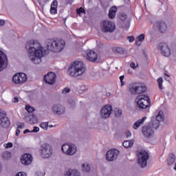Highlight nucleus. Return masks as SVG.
Wrapping results in <instances>:
<instances>
[{
	"instance_id": "37998d69",
	"label": "nucleus",
	"mask_w": 176,
	"mask_h": 176,
	"mask_svg": "<svg viewBox=\"0 0 176 176\" xmlns=\"http://www.w3.org/2000/svg\"><path fill=\"white\" fill-rule=\"evenodd\" d=\"M6 148H13V144L12 142H8L6 144H5Z\"/></svg>"
},
{
	"instance_id": "603ef678",
	"label": "nucleus",
	"mask_w": 176,
	"mask_h": 176,
	"mask_svg": "<svg viewBox=\"0 0 176 176\" xmlns=\"http://www.w3.org/2000/svg\"><path fill=\"white\" fill-rule=\"evenodd\" d=\"M16 137H19V135H20V130L19 129H16Z\"/></svg>"
},
{
	"instance_id": "39448f33",
	"label": "nucleus",
	"mask_w": 176,
	"mask_h": 176,
	"mask_svg": "<svg viewBox=\"0 0 176 176\" xmlns=\"http://www.w3.org/2000/svg\"><path fill=\"white\" fill-rule=\"evenodd\" d=\"M116 28V25H115V23L109 20H104L100 23V30L102 32H113Z\"/></svg>"
},
{
	"instance_id": "412c9836",
	"label": "nucleus",
	"mask_w": 176,
	"mask_h": 176,
	"mask_svg": "<svg viewBox=\"0 0 176 176\" xmlns=\"http://www.w3.org/2000/svg\"><path fill=\"white\" fill-rule=\"evenodd\" d=\"M157 122H155V124L153 125V129L159 128V122H163L164 120V116L163 115V111H160L157 116L155 118Z\"/></svg>"
},
{
	"instance_id": "423d86ee",
	"label": "nucleus",
	"mask_w": 176,
	"mask_h": 176,
	"mask_svg": "<svg viewBox=\"0 0 176 176\" xmlns=\"http://www.w3.org/2000/svg\"><path fill=\"white\" fill-rule=\"evenodd\" d=\"M131 94H142L146 91V87L138 82H133L129 87Z\"/></svg>"
},
{
	"instance_id": "3c124183",
	"label": "nucleus",
	"mask_w": 176,
	"mask_h": 176,
	"mask_svg": "<svg viewBox=\"0 0 176 176\" xmlns=\"http://www.w3.org/2000/svg\"><path fill=\"white\" fill-rule=\"evenodd\" d=\"M2 25H5V21L0 20V27H2Z\"/></svg>"
},
{
	"instance_id": "4c0bfd02",
	"label": "nucleus",
	"mask_w": 176,
	"mask_h": 176,
	"mask_svg": "<svg viewBox=\"0 0 176 176\" xmlns=\"http://www.w3.org/2000/svg\"><path fill=\"white\" fill-rule=\"evenodd\" d=\"M69 104L71 108H75V105H76V103L75 102V101L72 100H69Z\"/></svg>"
},
{
	"instance_id": "b1692460",
	"label": "nucleus",
	"mask_w": 176,
	"mask_h": 176,
	"mask_svg": "<svg viewBox=\"0 0 176 176\" xmlns=\"http://www.w3.org/2000/svg\"><path fill=\"white\" fill-rule=\"evenodd\" d=\"M57 0H54L52 3L51 4L50 13L51 14H56L57 13Z\"/></svg>"
},
{
	"instance_id": "5fc2aeb1",
	"label": "nucleus",
	"mask_w": 176,
	"mask_h": 176,
	"mask_svg": "<svg viewBox=\"0 0 176 176\" xmlns=\"http://www.w3.org/2000/svg\"><path fill=\"white\" fill-rule=\"evenodd\" d=\"M48 127H50V129H52V127H53V125H52V124L48 125Z\"/></svg>"
},
{
	"instance_id": "f03ea898",
	"label": "nucleus",
	"mask_w": 176,
	"mask_h": 176,
	"mask_svg": "<svg viewBox=\"0 0 176 176\" xmlns=\"http://www.w3.org/2000/svg\"><path fill=\"white\" fill-rule=\"evenodd\" d=\"M85 72H86L85 64H83V62L78 60L73 62L67 70V74L69 76H72V78L82 76Z\"/></svg>"
},
{
	"instance_id": "c9c22d12",
	"label": "nucleus",
	"mask_w": 176,
	"mask_h": 176,
	"mask_svg": "<svg viewBox=\"0 0 176 176\" xmlns=\"http://www.w3.org/2000/svg\"><path fill=\"white\" fill-rule=\"evenodd\" d=\"M69 91H71V89L65 87V89H63L62 94H67V93H69Z\"/></svg>"
},
{
	"instance_id": "a211bd4d",
	"label": "nucleus",
	"mask_w": 176,
	"mask_h": 176,
	"mask_svg": "<svg viewBox=\"0 0 176 176\" xmlns=\"http://www.w3.org/2000/svg\"><path fill=\"white\" fill-rule=\"evenodd\" d=\"M56 78H57L56 74L51 72L45 75L44 80L45 83H47L48 85H54V83H56Z\"/></svg>"
},
{
	"instance_id": "1a4fd4ad",
	"label": "nucleus",
	"mask_w": 176,
	"mask_h": 176,
	"mask_svg": "<svg viewBox=\"0 0 176 176\" xmlns=\"http://www.w3.org/2000/svg\"><path fill=\"white\" fill-rule=\"evenodd\" d=\"M27 74L24 73H17L12 77V82L15 85H23L27 82Z\"/></svg>"
},
{
	"instance_id": "72a5a7b5",
	"label": "nucleus",
	"mask_w": 176,
	"mask_h": 176,
	"mask_svg": "<svg viewBox=\"0 0 176 176\" xmlns=\"http://www.w3.org/2000/svg\"><path fill=\"white\" fill-rule=\"evenodd\" d=\"M25 109L26 111H28V112L32 113V112H34V111H35V109L33 107H31L30 104H27L25 107Z\"/></svg>"
},
{
	"instance_id": "473e14b6",
	"label": "nucleus",
	"mask_w": 176,
	"mask_h": 176,
	"mask_svg": "<svg viewBox=\"0 0 176 176\" xmlns=\"http://www.w3.org/2000/svg\"><path fill=\"white\" fill-rule=\"evenodd\" d=\"M157 82L158 83V87L159 89H160V90H162V89H163V87H162L163 85V78L160 77L157 80Z\"/></svg>"
},
{
	"instance_id": "e433bc0d",
	"label": "nucleus",
	"mask_w": 176,
	"mask_h": 176,
	"mask_svg": "<svg viewBox=\"0 0 176 176\" xmlns=\"http://www.w3.org/2000/svg\"><path fill=\"white\" fill-rule=\"evenodd\" d=\"M120 18L122 21H126V20L127 19V15H126L125 14H122Z\"/></svg>"
},
{
	"instance_id": "58836bf2",
	"label": "nucleus",
	"mask_w": 176,
	"mask_h": 176,
	"mask_svg": "<svg viewBox=\"0 0 176 176\" xmlns=\"http://www.w3.org/2000/svg\"><path fill=\"white\" fill-rule=\"evenodd\" d=\"M80 91H86V90H87V87H86L85 85H80Z\"/></svg>"
},
{
	"instance_id": "49530a36",
	"label": "nucleus",
	"mask_w": 176,
	"mask_h": 176,
	"mask_svg": "<svg viewBox=\"0 0 176 176\" xmlns=\"http://www.w3.org/2000/svg\"><path fill=\"white\" fill-rule=\"evenodd\" d=\"M127 38L129 42H134V36H128Z\"/></svg>"
},
{
	"instance_id": "6e6d98bb",
	"label": "nucleus",
	"mask_w": 176,
	"mask_h": 176,
	"mask_svg": "<svg viewBox=\"0 0 176 176\" xmlns=\"http://www.w3.org/2000/svg\"><path fill=\"white\" fill-rule=\"evenodd\" d=\"M2 170V166L0 164V171Z\"/></svg>"
},
{
	"instance_id": "2eb2a0df",
	"label": "nucleus",
	"mask_w": 176,
	"mask_h": 176,
	"mask_svg": "<svg viewBox=\"0 0 176 176\" xmlns=\"http://www.w3.org/2000/svg\"><path fill=\"white\" fill-rule=\"evenodd\" d=\"M52 109L55 115H63V113H65V107L60 103L54 104Z\"/></svg>"
},
{
	"instance_id": "aec40b11",
	"label": "nucleus",
	"mask_w": 176,
	"mask_h": 176,
	"mask_svg": "<svg viewBox=\"0 0 176 176\" xmlns=\"http://www.w3.org/2000/svg\"><path fill=\"white\" fill-rule=\"evenodd\" d=\"M154 27H157L159 31H160L162 33L166 32V31L167 30V24H166V22L164 21H157L154 24Z\"/></svg>"
},
{
	"instance_id": "7ed1b4c3",
	"label": "nucleus",
	"mask_w": 176,
	"mask_h": 176,
	"mask_svg": "<svg viewBox=\"0 0 176 176\" xmlns=\"http://www.w3.org/2000/svg\"><path fill=\"white\" fill-rule=\"evenodd\" d=\"M138 164L142 168H144L148 164L149 160V153L145 150H140L137 151Z\"/></svg>"
},
{
	"instance_id": "dca6fc26",
	"label": "nucleus",
	"mask_w": 176,
	"mask_h": 176,
	"mask_svg": "<svg viewBox=\"0 0 176 176\" xmlns=\"http://www.w3.org/2000/svg\"><path fill=\"white\" fill-rule=\"evenodd\" d=\"M159 48L161 50L162 56L164 57H170V55L171 54V50L167 44L160 43L159 44Z\"/></svg>"
},
{
	"instance_id": "a878e982",
	"label": "nucleus",
	"mask_w": 176,
	"mask_h": 176,
	"mask_svg": "<svg viewBox=\"0 0 176 176\" xmlns=\"http://www.w3.org/2000/svg\"><path fill=\"white\" fill-rule=\"evenodd\" d=\"M65 176H80L76 170H69L65 173Z\"/></svg>"
},
{
	"instance_id": "ddd939ff",
	"label": "nucleus",
	"mask_w": 176,
	"mask_h": 176,
	"mask_svg": "<svg viewBox=\"0 0 176 176\" xmlns=\"http://www.w3.org/2000/svg\"><path fill=\"white\" fill-rule=\"evenodd\" d=\"M8 67V56L6 54L3 53L1 50H0V72L4 71Z\"/></svg>"
},
{
	"instance_id": "f8f14e48",
	"label": "nucleus",
	"mask_w": 176,
	"mask_h": 176,
	"mask_svg": "<svg viewBox=\"0 0 176 176\" xmlns=\"http://www.w3.org/2000/svg\"><path fill=\"white\" fill-rule=\"evenodd\" d=\"M112 106L109 104L105 105L100 111V118L102 119H108L111 116V113H112Z\"/></svg>"
},
{
	"instance_id": "de8ad7c7",
	"label": "nucleus",
	"mask_w": 176,
	"mask_h": 176,
	"mask_svg": "<svg viewBox=\"0 0 176 176\" xmlns=\"http://www.w3.org/2000/svg\"><path fill=\"white\" fill-rule=\"evenodd\" d=\"M126 136L127 137V138H129V137H131V132L130 131H127L126 132Z\"/></svg>"
},
{
	"instance_id": "20e7f679",
	"label": "nucleus",
	"mask_w": 176,
	"mask_h": 176,
	"mask_svg": "<svg viewBox=\"0 0 176 176\" xmlns=\"http://www.w3.org/2000/svg\"><path fill=\"white\" fill-rule=\"evenodd\" d=\"M136 102L138 108L140 109H146L151 105V99L146 95H140L137 97Z\"/></svg>"
},
{
	"instance_id": "c756f323",
	"label": "nucleus",
	"mask_w": 176,
	"mask_h": 176,
	"mask_svg": "<svg viewBox=\"0 0 176 176\" xmlns=\"http://www.w3.org/2000/svg\"><path fill=\"white\" fill-rule=\"evenodd\" d=\"M81 167L82 171H83V173H89L91 170L90 165L87 164H82Z\"/></svg>"
},
{
	"instance_id": "f704fd0d",
	"label": "nucleus",
	"mask_w": 176,
	"mask_h": 176,
	"mask_svg": "<svg viewBox=\"0 0 176 176\" xmlns=\"http://www.w3.org/2000/svg\"><path fill=\"white\" fill-rule=\"evenodd\" d=\"M122 111L121 109H116L115 110L116 118H120L122 116Z\"/></svg>"
},
{
	"instance_id": "f3484780",
	"label": "nucleus",
	"mask_w": 176,
	"mask_h": 176,
	"mask_svg": "<svg viewBox=\"0 0 176 176\" xmlns=\"http://www.w3.org/2000/svg\"><path fill=\"white\" fill-rule=\"evenodd\" d=\"M142 134L146 138H152L155 134L153 129L149 126H144L142 129Z\"/></svg>"
},
{
	"instance_id": "a18cd8bd",
	"label": "nucleus",
	"mask_w": 176,
	"mask_h": 176,
	"mask_svg": "<svg viewBox=\"0 0 176 176\" xmlns=\"http://www.w3.org/2000/svg\"><path fill=\"white\" fill-rule=\"evenodd\" d=\"M18 129H24V123H21L17 124Z\"/></svg>"
},
{
	"instance_id": "8fccbe9b",
	"label": "nucleus",
	"mask_w": 176,
	"mask_h": 176,
	"mask_svg": "<svg viewBox=\"0 0 176 176\" xmlns=\"http://www.w3.org/2000/svg\"><path fill=\"white\" fill-rule=\"evenodd\" d=\"M13 102H19V98L17 97H14L12 100Z\"/></svg>"
},
{
	"instance_id": "09e8293b",
	"label": "nucleus",
	"mask_w": 176,
	"mask_h": 176,
	"mask_svg": "<svg viewBox=\"0 0 176 176\" xmlns=\"http://www.w3.org/2000/svg\"><path fill=\"white\" fill-rule=\"evenodd\" d=\"M130 67H131L133 69H135V63H134V62L131 63Z\"/></svg>"
},
{
	"instance_id": "864d4df0",
	"label": "nucleus",
	"mask_w": 176,
	"mask_h": 176,
	"mask_svg": "<svg viewBox=\"0 0 176 176\" xmlns=\"http://www.w3.org/2000/svg\"><path fill=\"white\" fill-rule=\"evenodd\" d=\"M27 133H31V131H30V129H25V130L23 131V134H27Z\"/></svg>"
},
{
	"instance_id": "0eeeda50",
	"label": "nucleus",
	"mask_w": 176,
	"mask_h": 176,
	"mask_svg": "<svg viewBox=\"0 0 176 176\" xmlns=\"http://www.w3.org/2000/svg\"><path fill=\"white\" fill-rule=\"evenodd\" d=\"M40 153L44 159H49L53 155V148L50 144L43 143L41 145Z\"/></svg>"
},
{
	"instance_id": "bb28decb",
	"label": "nucleus",
	"mask_w": 176,
	"mask_h": 176,
	"mask_svg": "<svg viewBox=\"0 0 176 176\" xmlns=\"http://www.w3.org/2000/svg\"><path fill=\"white\" fill-rule=\"evenodd\" d=\"M113 52L114 53H118V54H124L126 53V50L120 47H115L113 48Z\"/></svg>"
},
{
	"instance_id": "ea45409f",
	"label": "nucleus",
	"mask_w": 176,
	"mask_h": 176,
	"mask_svg": "<svg viewBox=\"0 0 176 176\" xmlns=\"http://www.w3.org/2000/svg\"><path fill=\"white\" fill-rule=\"evenodd\" d=\"M80 13H85V9H83V8L77 9V14H80Z\"/></svg>"
},
{
	"instance_id": "79ce46f5",
	"label": "nucleus",
	"mask_w": 176,
	"mask_h": 176,
	"mask_svg": "<svg viewBox=\"0 0 176 176\" xmlns=\"http://www.w3.org/2000/svg\"><path fill=\"white\" fill-rule=\"evenodd\" d=\"M123 79H124V76H120V80L121 82V86H124V82H123Z\"/></svg>"
},
{
	"instance_id": "f257e3e1",
	"label": "nucleus",
	"mask_w": 176,
	"mask_h": 176,
	"mask_svg": "<svg viewBox=\"0 0 176 176\" xmlns=\"http://www.w3.org/2000/svg\"><path fill=\"white\" fill-rule=\"evenodd\" d=\"M28 50V57L32 64L38 65L42 63V57H45L49 52L60 53L65 47V41L63 39L49 40L47 42V50L42 47L41 43L34 40L28 41L25 45Z\"/></svg>"
},
{
	"instance_id": "2f4dec72",
	"label": "nucleus",
	"mask_w": 176,
	"mask_h": 176,
	"mask_svg": "<svg viewBox=\"0 0 176 176\" xmlns=\"http://www.w3.org/2000/svg\"><path fill=\"white\" fill-rule=\"evenodd\" d=\"M40 127L43 130H47V129H49V122H41Z\"/></svg>"
},
{
	"instance_id": "4be33fe9",
	"label": "nucleus",
	"mask_w": 176,
	"mask_h": 176,
	"mask_svg": "<svg viewBox=\"0 0 176 176\" xmlns=\"http://www.w3.org/2000/svg\"><path fill=\"white\" fill-rule=\"evenodd\" d=\"M176 161V157L174 153H170L168 156L167 159V164L168 166H173L174 163H175Z\"/></svg>"
},
{
	"instance_id": "9b49d317",
	"label": "nucleus",
	"mask_w": 176,
	"mask_h": 176,
	"mask_svg": "<svg viewBox=\"0 0 176 176\" xmlns=\"http://www.w3.org/2000/svg\"><path fill=\"white\" fill-rule=\"evenodd\" d=\"M120 151L118 149L112 148L109 150L106 153V160L108 162H114L118 159V156H119Z\"/></svg>"
},
{
	"instance_id": "6e6552de",
	"label": "nucleus",
	"mask_w": 176,
	"mask_h": 176,
	"mask_svg": "<svg viewBox=\"0 0 176 176\" xmlns=\"http://www.w3.org/2000/svg\"><path fill=\"white\" fill-rule=\"evenodd\" d=\"M62 152L67 156H74L76 153V146L72 143L65 144L61 147Z\"/></svg>"
},
{
	"instance_id": "cd10ccee",
	"label": "nucleus",
	"mask_w": 176,
	"mask_h": 176,
	"mask_svg": "<svg viewBox=\"0 0 176 176\" xmlns=\"http://www.w3.org/2000/svg\"><path fill=\"white\" fill-rule=\"evenodd\" d=\"M134 144L133 140H126L123 142L122 145L124 148H131Z\"/></svg>"
},
{
	"instance_id": "5701e85b",
	"label": "nucleus",
	"mask_w": 176,
	"mask_h": 176,
	"mask_svg": "<svg viewBox=\"0 0 176 176\" xmlns=\"http://www.w3.org/2000/svg\"><path fill=\"white\" fill-rule=\"evenodd\" d=\"M116 12H118V8L116 6L111 7L109 10V19H115V16H116Z\"/></svg>"
},
{
	"instance_id": "4d7b16f0",
	"label": "nucleus",
	"mask_w": 176,
	"mask_h": 176,
	"mask_svg": "<svg viewBox=\"0 0 176 176\" xmlns=\"http://www.w3.org/2000/svg\"><path fill=\"white\" fill-rule=\"evenodd\" d=\"M166 76H167V78H170V76H169V75H167V74H166Z\"/></svg>"
},
{
	"instance_id": "7c9ffc66",
	"label": "nucleus",
	"mask_w": 176,
	"mask_h": 176,
	"mask_svg": "<svg viewBox=\"0 0 176 176\" xmlns=\"http://www.w3.org/2000/svg\"><path fill=\"white\" fill-rule=\"evenodd\" d=\"M10 157H12V153H10V152L9 151H5L3 153V158L5 160H8V159H10Z\"/></svg>"
},
{
	"instance_id": "9d476101",
	"label": "nucleus",
	"mask_w": 176,
	"mask_h": 176,
	"mask_svg": "<svg viewBox=\"0 0 176 176\" xmlns=\"http://www.w3.org/2000/svg\"><path fill=\"white\" fill-rule=\"evenodd\" d=\"M10 126L9 118L6 117V111L0 109V127L8 129Z\"/></svg>"
},
{
	"instance_id": "4468645a",
	"label": "nucleus",
	"mask_w": 176,
	"mask_h": 176,
	"mask_svg": "<svg viewBox=\"0 0 176 176\" xmlns=\"http://www.w3.org/2000/svg\"><path fill=\"white\" fill-rule=\"evenodd\" d=\"M86 60L91 63H98V54L93 50H89L86 53Z\"/></svg>"
},
{
	"instance_id": "393cba45",
	"label": "nucleus",
	"mask_w": 176,
	"mask_h": 176,
	"mask_svg": "<svg viewBox=\"0 0 176 176\" xmlns=\"http://www.w3.org/2000/svg\"><path fill=\"white\" fill-rule=\"evenodd\" d=\"M145 119H146V117H143L142 119L136 121L133 126L134 130H137L138 127L142 126V124H144V122H145Z\"/></svg>"
},
{
	"instance_id": "c85d7f7f",
	"label": "nucleus",
	"mask_w": 176,
	"mask_h": 176,
	"mask_svg": "<svg viewBox=\"0 0 176 176\" xmlns=\"http://www.w3.org/2000/svg\"><path fill=\"white\" fill-rule=\"evenodd\" d=\"M144 39H145V34H142L139 35L138 36L137 41H136L137 46H140L141 45V42H142L144 41Z\"/></svg>"
},
{
	"instance_id": "a19ab883",
	"label": "nucleus",
	"mask_w": 176,
	"mask_h": 176,
	"mask_svg": "<svg viewBox=\"0 0 176 176\" xmlns=\"http://www.w3.org/2000/svg\"><path fill=\"white\" fill-rule=\"evenodd\" d=\"M39 131V127L34 126V129L31 131V133H38Z\"/></svg>"
},
{
	"instance_id": "c03bdc74",
	"label": "nucleus",
	"mask_w": 176,
	"mask_h": 176,
	"mask_svg": "<svg viewBox=\"0 0 176 176\" xmlns=\"http://www.w3.org/2000/svg\"><path fill=\"white\" fill-rule=\"evenodd\" d=\"M16 176H27V174L24 172H19L16 174Z\"/></svg>"
},
{
	"instance_id": "6ab92c4d",
	"label": "nucleus",
	"mask_w": 176,
	"mask_h": 176,
	"mask_svg": "<svg viewBox=\"0 0 176 176\" xmlns=\"http://www.w3.org/2000/svg\"><path fill=\"white\" fill-rule=\"evenodd\" d=\"M32 155L30 153H25L21 157V162L22 164H24L25 166H29V164H31L32 163Z\"/></svg>"
}]
</instances>
